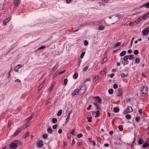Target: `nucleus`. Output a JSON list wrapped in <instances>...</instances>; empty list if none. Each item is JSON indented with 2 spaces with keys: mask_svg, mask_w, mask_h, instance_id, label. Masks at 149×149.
<instances>
[{
  "mask_svg": "<svg viewBox=\"0 0 149 149\" xmlns=\"http://www.w3.org/2000/svg\"><path fill=\"white\" fill-rule=\"evenodd\" d=\"M128 59V56H126L123 57V58H121L120 59L122 61V63L125 65H127L129 63V61L127 60Z\"/></svg>",
  "mask_w": 149,
  "mask_h": 149,
  "instance_id": "1",
  "label": "nucleus"
},
{
  "mask_svg": "<svg viewBox=\"0 0 149 149\" xmlns=\"http://www.w3.org/2000/svg\"><path fill=\"white\" fill-rule=\"evenodd\" d=\"M86 87L85 85L84 84L83 86H82L80 89H79V95H81L84 94L85 92L86 91Z\"/></svg>",
  "mask_w": 149,
  "mask_h": 149,
  "instance_id": "2",
  "label": "nucleus"
},
{
  "mask_svg": "<svg viewBox=\"0 0 149 149\" xmlns=\"http://www.w3.org/2000/svg\"><path fill=\"white\" fill-rule=\"evenodd\" d=\"M141 91L142 93V95H141V96H144L147 93L148 88L146 86H144L142 88Z\"/></svg>",
  "mask_w": 149,
  "mask_h": 149,
  "instance_id": "3",
  "label": "nucleus"
},
{
  "mask_svg": "<svg viewBox=\"0 0 149 149\" xmlns=\"http://www.w3.org/2000/svg\"><path fill=\"white\" fill-rule=\"evenodd\" d=\"M93 100L95 102H97L101 104L102 100L100 98L99 96H96L93 98Z\"/></svg>",
  "mask_w": 149,
  "mask_h": 149,
  "instance_id": "4",
  "label": "nucleus"
},
{
  "mask_svg": "<svg viewBox=\"0 0 149 149\" xmlns=\"http://www.w3.org/2000/svg\"><path fill=\"white\" fill-rule=\"evenodd\" d=\"M43 145V141L41 140H39L37 141L36 146L38 148H40Z\"/></svg>",
  "mask_w": 149,
  "mask_h": 149,
  "instance_id": "5",
  "label": "nucleus"
},
{
  "mask_svg": "<svg viewBox=\"0 0 149 149\" xmlns=\"http://www.w3.org/2000/svg\"><path fill=\"white\" fill-rule=\"evenodd\" d=\"M17 147L15 143H11L9 146V147L11 149H15Z\"/></svg>",
  "mask_w": 149,
  "mask_h": 149,
  "instance_id": "6",
  "label": "nucleus"
},
{
  "mask_svg": "<svg viewBox=\"0 0 149 149\" xmlns=\"http://www.w3.org/2000/svg\"><path fill=\"white\" fill-rule=\"evenodd\" d=\"M142 33L143 35L146 36L149 33V30L147 28H145L142 31Z\"/></svg>",
  "mask_w": 149,
  "mask_h": 149,
  "instance_id": "7",
  "label": "nucleus"
},
{
  "mask_svg": "<svg viewBox=\"0 0 149 149\" xmlns=\"http://www.w3.org/2000/svg\"><path fill=\"white\" fill-rule=\"evenodd\" d=\"M77 94H79V89H75L74 91H73L72 94V96H74Z\"/></svg>",
  "mask_w": 149,
  "mask_h": 149,
  "instance_id": "8",
  "label": "nucleus"
},
{
  "mask_svg": "<svg viewBox=\"0 0 149 149\" xmlns=\"http://www.w3.org/2000/svg\"><path fill=\"white\" fill-rule=\"evenodd\" d=\"M118 93L117 96H121L123 94V91L122 89L119 88L118 89Z\"/></svg>",
  "mask_w": 149,
  "mask_h": 149,
  "instance_id": "9",
  "label": "nucleus"
},
{
  "mask_svg": "<svg viewBox=\"0 0 149 149\" xmlns=\"http://www.w3.org/2000/svg\"><path fill=\"white\" fill-rule=\"evenodd\" d=\"M113 17V22L114 23H112V24H113L114 23L116 22L118 20V17L117 16H112Z\"/></svg>",
  "mask_w": 149,
  "mask_h": 149,
  "instance_id": "10",
  "label": "nucleus"
},
{
  "mask_svg": "<svg viewBox=\"0 0 149 149\" xmlns=\"http://www.w3.org/2000/svg\"><path fill=\"white\" fill-rule=\"evenodd\" d=\"M10 20V19L9 18H8L4 20L3 22V24L4 26L6 25V23L9 21Z\"/></svg>",
  "mask_w": 149,
  "mask_h": 149,
  "instance_id": "11",
  "label": "nucleus"
},
{
  "mask_svg": "<svg viewBox=\"0 0 149 149\" xmlns=\"http://www.w3.org/2000/svg\"><path fill=\"white\" fill-rule=\"evenodd\" d=\"M21 129L20 128H18L17 131L13 135V136H16L19 133H20L21 131Z\"/></svg>",
  "mask_w": 149,
  "mask_h": 149,
  "instance_id": "12",
  "label": "nucleus"
},
{
  "mask_svg": "<svg viewBox=\"0 0 149 149\" xmlns=\"http://www.w3.org/2000/svg\"><path fill=\"white\" fill-rule=\"evenodd\" d=\"M144 142V140L143 139L141 138L139 139L138 141V143L139 145H141Z\"/></svg>",
  "mask_w": 149,
  "mask_h": 149,
  "instance_id": "13",
  "label": "nucleus"
},
{
  "mask_svg": "<svg viewBox=\"0 0 149 149\" xmlns=\"http://www.w3.org/2000/svg\"><path fill=\"white\" fill-rule=\"evenodd\" d=\"M149 146V143H148L147 142H145L143 145L142 147L143 148H146L148 146Z\"/></svg>",
  "mask_w": 149,
  "mask_h": 149,
  "instance_id": "14",
  "label": "nucleus"
},
{
  "mask_svg": "<svg viewBox=\"0 0 149 149\" xmlns=\"http://www.w3.org/2000/svg\"><path fill=\"white\" fill-rule=\"evenodd\" d=\"M126 110L129 113L132 112L133 111V109L131 107H128L126 109Z\"/></svg>",
  "mask_w": 149,
  "mask_h": 149,
  "instance_id": "15",
  "label": "nucleus"
},
{
  "mask_svg": "<svg viewBox=\"0 0 149 149\" xmlns=\"http://www.w3.org/2000/svg\"><path fill=\"white\" fill-rule=\"evenodd\" d=\"M119 110V109L118 107H115L113 108V111L116 113L118 112Z\"/></svg>",
  "mask_w": 149,
  "mask_h": 149,
  "instance_id": "16",
  "label": "nucleus"
},
{
  "mask_svg": "<svg viewBox=\"0 0 149 149\" xmlns=\"http://www.w3.org/2000/svg\"><path fill=\"white\" fill-rule=\"evenodd\" d=\"M58 66H57V65H56L51 70V72H52V73H53L54 71L56 70L58 68Z\"/></svg>",
  "mask_w": 149,
  "mask_h": 149,
  "instance_id": "17",
  "label": "nucleus"
},
{
  "mask_svg": "<svg viewBox=\"0 0 149 149\" xmlns=\"http://www.w3.org/2000/svg\"><path fill=\"white\" fill-rule=\"evenodd\" d=\"M44 81H43L42 83L40 85V86H39L38 88V90H39V91H40V89L42 88L44 84Z\"/></svg>",
  "mask_w": 149,
  "mask_h": 149,
  "instance_id": "18",
  "label": "nucleus"
},
{
  "mask_svg": "<svg viewBox=\"0 0 149 149\" xmlns=\"http://www.w3.org/2000/svg\"><path fill=\"white\" fill-rule=\"evenodd\" d=\"M15 143L16 146L17 147L20 143L21 142L19 140H17L15 141Z\"/></svg>",
  "mask_w": 149,
  "mask_h": 149,
  "instance_id": "19",
  "label": "nucleus"
},
{
  "mask_svg": "<svg viewBox=\"0 0 149 149\" xmlns=\"http://www.w3.org/2000/svg\"><path fill=\"white\" fill-rule=\"evenodd\" d=\"M126 53V51H123L120 53V56H123Z\"/></svg>",
  "mask_w": 149,
  "mask_h": 149,
  "instance_id": "20",
  "label": "nucleus"
},
{
  "mask_svg": "<svg viewBox=\"0 0 149 149\" xmlns=\"http://www.w3.org/2000/svg\"><path fill=\"white\" fill-rule=\"evenodd\" d=\"M142 20V18H141V16L138 19L135 21V22L137 24H138L140 20Z\"/></svg>",
  "mask_w": 149,
  "mask_h": 149,
  "instance_id": "21",
  "label": "nucleus"
},
{
  "mask_svg": "<svg viewBox=\"0 0 149 149\" xmlns=\"http://www.w3.org/2000/svg\"><path fill=\"white\" fill-rule=\"evenodd\" d=\"M70 112H69V113L68 114V116H67V118L66 119V121H65V123H68V121H69V118L70 116Z\"/></svg>",
  "mask_w": 149,
  "mask_h": 149,
  "instance_id": "22",
  "label": "nucleus"
},
{
  "mask_svg": "<svg viewBox=\"0 0 149 149\" xmlns=\"http://www.w3.org/2000/svg\"><path fill=\"white\" fill-rule=\"evenodd\" d=\"M120 76H121V77H122V78H125L126 77H127V76H128V74H125L124 73H121V74H120Z\"/></svg>",
  "mask_w": 149,
  "mask_h": 149,
  "instance_id": "23",
  "label": "nucleus"
},
{
  "mask_svg": "<svg viewBox=\"0 0 149 149\" xmlns=\"http://www.w3.org/2000/svg\"><path fill=\"white\" fill-rule=\"evenodd\" d=\"M100 111L99 110H97L96 112V115L95 116V117H99L100 116Z\"/></svg>",
  "mask_w": 149,
  "mask_h": 149,
  "instance_id": "24",
  "label": "nucleus"
},
{
  "mask_svg": "<svg viewBox=\"0 0 149 149\" xmlns=\"http://www.w3.org/2000/svg\"><path fill=\"white\" fill-rule=\"evenodd\" d=\"M57 119L55 118H53L52 119V121L54 123H55L57 122Z\"/></svg>",
  "mask_w": 149,
  "mask_h": 149,
  "instance_id": "25",
  "label": "nucleus"
},
{
  "mask_svg": "<svg viewBox=\"0 0 149 149\" xmlns=\"http://www.w3.org/2000/svg\"><path fill=\"white\" fill-rule=\"evenodd\" d=\"M148 17V16L146 14H145L143 15L142 17H141V18H142V19H146V18Z\"/></svg>",
  "mask_w": 149,
  "mask_h": 149,
  "instance_id": "26",
  "label": "nucleus"
},
{
  "mask_svg": "<svg viewBox=\"0 0 149 149\" xmlns=\"http://www.w3.org/2000/svg\"><path fill=\"white\" fill-rule=\"evenodd\" d=\"M109 93L110 94H112L113 93V90L112 88L109 89L108 90Z\"/></svg>",
  "mask_w": 149,
  "mask_h": 149,
  "instance_id": "27",
  "label": "nucleus"
},
{
  "mask_svg": "<svg viewBox=\"0 0 149 149\" xmlns=\"http://www.w3.org/2000/svg\"><path fill=\"white\" fill-rule=\"evenodd\" d=\"M135 62L136 64L139 63V58L138 57L136 58L135 59Z\"/></svg>",
  "mask_w": 149,
  "mask_h": 149,
  "instance_id": "28",
  "label": "nucleus"
},
{
  "mask_svg": "<svg viewBox=\"0 0 149 149\" xmlns=\"http://www.w3.org/2000/svg\"><path fill=\"white\" fill-rule=\"evenodd\" d=\"M128 58H129V59L130 60L133 59L134 58V55H130L129 56H128Z\"/></svg>",
  "mask_w": 149,
  "mask_h": 149,
  "instance_id": "29",
  "label": "nucleus"
},
{
  "mask_svg": "<svg viewBox=\"0 0 149 149\" xmlns=\"http://www.w3.org/2000/svg\"><path fill=\"white\" fill-rule=\"evenodd\" d=\"M19 1H14V3L15 7H17Z\"/></svg>",
  "mask_w": 149,
  "mask_h": 149,
  "instance_id": "30",
  "label": "nucleus"
},
{
  "mask_svg": "<svg viewBox=\"0 0 149 149\" xmlns=\"http://www.w3.org/2000/svg\"><path fill=\"white\" fill-rule=\"evenodd\" d=\"M126 118L128 120H130L131 118V116L130 114H127L125 116Z\"/></svg>",
  "mask_w": 149,
  "mask_h": 149,
  "instance_id": "31",
  "label": "nucleus"
},
{
  "mask_svg": "<svg viewBox=\"0 0 149 149\" xmlns=\"http://www.w3.org/2000/svg\"><path fill=\"white\" fill-rule=\"evenodd\" d=\"M51 98H49L47 99V100L46 102V104H47L50 103H51Z\"/></svg>",
  "mask_w": 149,
  "mask_h": 149,
  "instance_id": "32",
  "label": "nucleus"
},
{
  "mask_svg": "<svg viewBox=\"0 0 149 149\" xmlns=\"http://www.w3.org/2000/svg\"><path fill=\"white\" fill-rule=\"evenodd\" d=\"M78 76V74L77 73H75L73 75V78L75 79H76Z\"/></svg>",
  "mask_w": 149,
  "mask_h": 149,
  "instance_id": "33",
  "label": "nucleus"
},
{
  "mask_svg": "<svg viewBox=\"0 0 149 149\" xmlns=\"http://www.w3.org/2000/svg\"><path fill=\"white\" fill-rule=\"evenodd\" d=\"M107 60V58L106 57H104L102 60V63H104Z\"/></svg>",
  "mask_w": 149,
  "mask_h": 149,
  "instance_id": "34",
  "label": "nucleus"
},
{
  "mask_svg": "<svg viewBox=\"0 0 149 149\" xmlns=\"http://www.w3.org/2000/svg\"><path fill=\"white\" fill-rule=\"evenodd\" d=\"M62 113V110H59L57 113V115L58 116H59L61 115Z\"/></svg>",
  "mask_w": 149,
  "mask_h": 149,
  "instance_id": "35",
  "label": "nucleus"
},
{
  "mask_svg": "<svg viewBox=\"0 0 149 149\" xmlns=\"http://www.w3.org/2000/svg\"><path fill=\"white\" fill-rule=\"evenodd\" d=\"M85 54V52H83L81 53V54L80 55V57L81 59H82L84 56V55Z\"/></svg>",
  "mask_w": 149,
  "mask_h": 149,
  "instance_id": "36",
  "label": "nucleus"
},
{
  "mask_svg": "<svg viewBox=\"0 0 149 149\" xmlns=\"http://www.w3.org/2000/svg\"><path fill=\"white\" fill-rule=\"evenodd\" d=\"M54 83L52 84V86L49 88V90L50 91H51L52 90V89L54 87Z\"/></svg>",
  "mask_w": 149,
  "mask_h": 149,
  "instance_id": "37",
  "label": "nucleus"
},
{
  "mask_svg": "<svg viewBox=\"0 0 149 149\" xmlns=\"http://www.w3.org/2000/svg\"><path fill=\"white\" fill-rule=\"evenodd\" d=\"M118 128L120 131H122L123 130V127L122 125H119L118 127Z\"/></svg>",
  "mask_w": 149,
  "mask_h": 149,
  "instance_id": "38",
  "label": "nucleus"
},
{
  "mask_svg": "<svg viewBox=\"0 0 149 149\" xmlns=\"http://www.w3.org/2000/svg\"><path fill=\"white\" fill-rule=\"evenodd\" d=\"M87 118L88 120V122H91L92 121L91 119H92V117H88Z\"/></svg>",
  "mask_w": 149,
  "mask_h": 149,
  "instance_id": "39",
  "label": "nucleus"
},
{
  "mask_svg": "<svg viewBox=\"0 0 149 149\" xmlns=\"http://www.w3.org/2000/svg\"><path fill=\"white\" fill-rule=\"evenodd\" d=\"M48 137L47 134H44L42 135L43 138H44L45 139H46Z\"/></svg>",
  "mask_w": 149,
  "mask_h": 149,
  "instance_id": "40",
  "label": "nucleus"
},
{
  "mask_svg": "<svg viewBox=\"0 0 149 149\" xmlns=\"http://www.w3.org/2000/svg\"><path fill=\"white\" fill-rule=\"evenodd\" d=\"M68 80L67 79H65L64 80V84L66 86Z\"/></svg>",
  "mask_w": 149,
  "mask_h": 149,
  "instance_id": "41",
  "label": "nucleus"
},
{
  "mask_svg": "<svg viewBox=\"0 0 149 149\" xmlns=\"http://www.w3.org/2000/svg\"><path fill=\"white\" fill-rule=\"evenodd\" d=\"M121 44V43L120 42H118L116 43L115 45V47H117L120 46Z\"/></svg>",
  "mask_w": 149,
  "mask_h": 149,
  "instance_id": "42",
  "label": "nucleus"
},
{
  "mask_svg": "<svg viewBox=\"0 0 149 149\" xmlns=\"http://www.w3.org/2000/svg\"><path fill=\"white\" fill-rule=\"evenodd\" d=\"M29 134V132H27L24 135V138H26L28 136Z\"/></svg>",
  "mask_w": 149,
  "mask_h": 149,
  "instance_id": "43",
  "label": "nucleus"
},
{
  "mask_svg": "<svg viewBox=\"0 0 149 149\" xmlns=\"http://www.w3.org/2000/svg\"><path fill=\"white\" fill-rule=\"evenodd\" d=\"M134 54L135 55L138 54H139V51L138 50H136L134 51Z\"/></svg>",
  "mask_w": 149,
  "mask_h": 149,
  "instance_id": "44",
  "label": "nucleus"
},
{
  "mask_svg": "<svg viewBox=\"0 0 149 149\" xmlns=\"http://www.w3.org/2000/svg\"><path fill=\"white\" fill-rule=\"evenodd\" d=\"M113 87L114 89H116L118 87V85L116 84H114L113 85Z\"/></svg>",
  "mask_w": 149,
  "mask_h": 149,
  "instance_id": "45",
  "label": "nucleus"
},
{
  "mask_svg": "<svg viewBox=\"0 0 149 149\" xmlns=\"http://www.w3.org/2000/svg\"><path fill=\"white\" fill-rule=\"evenodd\" d=\"M88 66H86L84 68V69H83V71L84 72L86 71L88 69Z\"/></svg>",
  "mask_w": 149,
  "mask_h": 149,
  "instance_id": "46",
  "label": "nucleus"
},
{
  "mask_svg": "<svg viewBox=\"0 0 149 149\" xmlns=\"http://www.w3.org/2000/svg\"><path fill=\"white\" fill-rule=\"evenodd\" d=\"M58 74V73L57 72H55L53 75V78H55L57 76Z\"/></svg>",
  "mask_w": 149,
  "mask_h": 149,
  "instance_id": "47",
  "label": "nucleus"
},
{
  "mask_svg": "<svg viewBox=\"0 0 149 149\" xmlns=\"http://www.w3.org/2000/svg\"><path fill=\"white\" fill-rule=\"evenodd\" d=\"M88 44V41L86 40L84 41V45L85 46H87Z\"/></svg>",
  "mask_w": 149,
  "mask_h": 149,
  "instance_id": "48",
  "label": "nucleus"
},
{
  "mask_svg": "<svg viewBox=\"0 0 149 149\" xmlns=\"http://www.w3.org/2000/svg\"><path fill=\"white\" fill-rule=\"evenodd\" d=\"M137 122H139L140 120V118L139 117H136L135 118Z\"/></svg>",
  "mask_w": 149,
  "mask_h": 149,
  "instance_id": "49",
  "label": "nucleus"
},
{
  "mask_svg": "<svg viewBox=\"0 0 149 149\" xmlns=\"http://www.w3.org/2000/svg\"><path fill=\"white\" fill-rule=\"evenodd\" d=\"M104 28V27L103 26H101L100 27H99L98 28V29L100 30H103Z\"/></svg>",
  "mask_w": 149,
  "mask_h": 149,
  "instance_id": "50",
  "label": "nucleus"
},
{
  "mask_svg": "<svg viewBox=\"0 0 149 149\" xmlns=\"http://www.w3.org/2000/svg\"><path fill=\"white\" fill-rule=\"evenodd\" d=\"M83 136V134H79L77 135V137L78 138L81 137Z\"/></svg>",
  "mask_w": 149,
  "mask_h": 149,
  "instance_id": "51",
  "label": "nucleus"
},
{
  "mask_svg": "<svg viewBox=\"0 0 149 149\" xmlns=\"http://www.w3.org/2000/svg\"><path fill=\"white\" fill-rule=\"evenodd\" d=\"M47 131L49 133H51L52 130L50 128H48L47 130Z\"/></svg>",
  "mask_w": 149,
  "mask_h": 149,
  "instance_id": "52",
  "label": "nucleus"
},
{
  "mask_svg": "<svg viewBox=\"0 0 149 149\" xmlns=\"http://www.w3.org/2000/svg\"><path fill=\"white\" fill-rule=\"evenodd\" d=\"M66 71V70H63V71H61L60 72H59V74H61L63 73H64Z\"/></svg>",
  "mask_w": 149,
  "mask_h": 149,
  "instance_id": "53",
  "label": "nucleus"
},
{
  "mask_svg": "<svg viewBox=\"0 0 149 149\" xmlns=\"http://www.w3.org/2000/svg\"><path fill=\"white\" fill-rule=\"evenodd\" d=\"M58 125L57 124H55V125L53 126L52 127L54 129H55L57 127Z\"/></svg>",
  "mask_w": 149,
  "mask_h": 149,
  "instance_id": "54",
  "label": "nucleus"
},
{
  "mask_svg": "<svg viewBox=\"0 0 149 149\" xmlns=\"http://www.w3.org/2000/svg\"><path fill=\"white\" fill-rule=\"evenodd\" d=\"M46 47V46H42L40 47L38 49H43L44 48H45Z\"/></svg>",
  "mask_w": 149,
  "mask_h": 149,
  "instance_id": "55",
  "label": "nucleus"
},
{
  "mask_svg": "<svg viewBox=\"0 0 149 149\" xmlns=\"http://www.w3.org/2000/svg\"><path fill=\"white\" fill-rule=\"evenodd\" d=\"M92 107V106L91 104H90L88 105V107L87 108V110H89L91 108V107Z\"/></svg>",
  "mask_w": 149,
  "mask_h": 149,
  "instance_id": "56",
  "label": "nucleus"
},
{
  "mask_svg": "<svg viewBox=\"0 0 149 149\" xmlns=\"http://www.w3.org/2000/svg\"><path fill=\"white\" fill-rule=\"evenodd\" d=\"M146 7L149 8V2L146 3Z\"/></svg>",
  "mask_w": 149,
  "mask_h": 149,
  "instance_id": "57",
  "label": "nucleus"
},
{
  "mask_svg": "<svg viewBox=\"0 0 149 149\" xmlns=\"http://www.w3.org/2000/svg\"><path fill=\"white\" fill-rule=\"evenodd\" d=\"M15 82L17 83V82H21L20 80L18 79H17L15 80Z\"/></svg>",
  "mask_w": 149,
  "mask_h": 149,
  "instance_id": "58",
  "label": "nucleus"
},
{
  "mask_svg": "<svg viewBox=\"0 0 149 149\" xmlns=\"http://www.w3.org/2000/svg\"><path fill=\"white\" fill-rule=\"evenodd\" d=\"M72 143L71 144V145L72 146H73L74 145V144L75 143V141H74V139H73L72 141Z\"/></svg>",
  "mask_w": 149,
  "mask_h": 149,
  "instance_id": "59",
  "label": "nucleus"
},
{
  "mask_svg": "<svg viewBox=\"0 0 149 149\" xmlns=\"http://www.w3.org/2000/svg\"><path fill=\"white\" fill-rule=\"evenodd\" d=\"M146 7V3L140 6V7H139V8H142V7Z\"/></svg>",
  "mask_w": 149,
  "mask_h": 149,
  "instance_id": "60",
  "label": "nucleus"
},
{
  "mask_svg": "<svg viewBox=\"0 0 149 149\" xmlns=\"http://www.w3.org/2000/svg\"><path fill=\"white\" fill-rule=\"evenodd\" d=\"M98 78V77L97 76H95L94 78V81H96Z\"/></svg>",
  "mask_w": 149,
  "mask_h": 149,
  "instance_id": "61",
  "label": "nucleus"
},
{
  "mask_svg": "<svg viewBox=\"0 0 149 149\" xmlns=\"http://www.w3.org/2000/svg\"><path fill=\"white\" fill-rule=\"evenodd\" d=\"M71 134L72 135H74V129L73 130L71 133Z\"/></svg>",
  "mask_w": 149,
  "mask_h": 149,
  "instance_id": "62",
  "label": "nucleus"
},
{
  "mask_svg": "<svg viewBox=\"0 0 149 149\" xmlns=\"http://www.w3.org/2000/svg\"><path fill=\"white\" fill-rule=\"evenodd\" d=\"M91 81L90 79V78H87V79L84 81V83H85L86 81Z\"/></svg>",
  "mask_w": 149,
  "mask_h": 149,
  "instance_id": "63",
  "label": "nucleus"
},
{
  "mask_svg": "<svg viewBox=\"0 0 149 149\" xmlns=\"http://www.w3.org/2000/svg\"><path fill=\"white\" fill-rule=\"evenodd\" d=\"M62 132V129H60L58 131V133L59 134H60Z\"/></svg>",
  "mask_w": 149,
  "mask_h": 149,
  "instance_id": "64",
  "label": "nucleus"
}]
</instances>
